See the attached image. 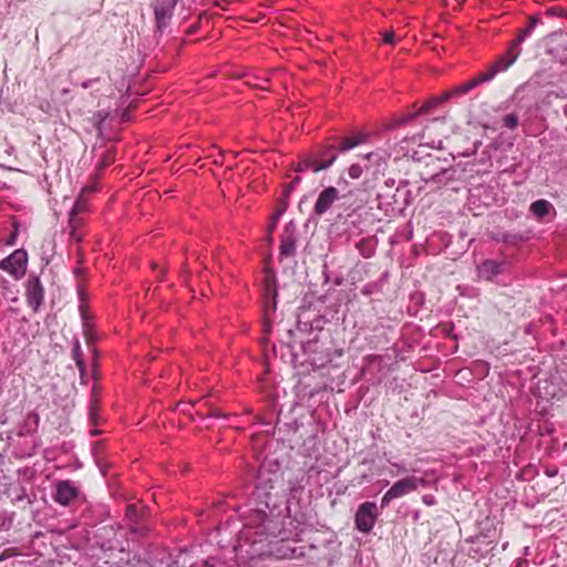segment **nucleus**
<instances>
[{"mask_svg": "<svg viewBox=\"0 0 567 567\" xmlns=\"http://www.w3.org/2000/svg\"><path fill=\"white\" fill-rule=\"evenodd\" d=\"M277 537H280L278 523L259 508L239 534L235 548L237 556L246 560L249 567H257L258 561L272 554L271 544Z\"/></svg>", "mask_w": 567, "mask_h": 567, "instance_id": "f257e3e1", "label": "nucleus"}, {"mask_svg": "<svg viewBox=\"0 0 567 567\" xmlns=\"http://www.w3.org/2000/svg\"><path fill=\"white\" fill-rule=\"evenodd\" d=\"M518 45H514V42L512 43V47L503 54L501 55L495 63H493L489 69L477 75L476 78L470 80L466 83H463L461 85L455 86L454 89L446 91L442 93L440 96L434 97L426 102L416 113L405 116L402 120V123L409 122L411 118L415 117L420 114H425L430 110L436 107L441 103L449 101L452 97L462 96L471 92L473 89H475L477 85L488 82L494 76L503 71H506L517 59V56L520 53L519 49H516Z\"/></svg>", "mask_w": 567, "mask_h": 567, "instance_id": "f03ea898", "label": "nucleus"}, {"mask_svg": "<svg viewBox=\"0 0 567 567\" xmlns=\"http://www.w3.org/2000/svg\"><path fill=\"white\" fill-rule=\"evenodd\" d=\"M425 483L426 481L423 477L414 475L398 480L382 496L381 508L388 507L390 503L396 498H401L412 492H415L420 486H424Z\"/></svg>", "mask_w": 567, "mask_h": 567, "instance_id": "7ed1b4c3", "label": "nucleus"}, {"mask_svg": "<svg viewBox=\"0 0 567 567\" xmlns=\"http://www.w3.org/2000/svg\"><path fill=\"white\" fill-rule=\"evenodd\" d=\"M301 365L316 370L326 367L331 361L329 350L318 340H309L302 346Z\"/></svg>", "mask_w": 567, "mask_h": 567, "instance_id": "20e7f679", "label": "nucleus"}, {"mask_svg": "<svg viewBox=\"0 0 567 567\" xmlns=\"http://www.w3.org/2000/svg\"><path fill=\"white\" fill-rule=\"evenodd\" d=\"M379 515L380 511L375 502H364L360 504L354 516L355 528L363 534L370 533Z\"/></svg>", "mask_w": 567, "mask_h": 567, "instance_id": "39448f33", "label": "nucleus"}, {"mask_svg": "<svg viewBox=\"0 0 567 567\" xmlns=\"http://www.w3.org/2000/svg\"><path fill=\"white\" fill-rule=\"evenodd\" d=\"M28 255L23 249H17L0 261V268L14 279H20L27 270Z\"/></svg>", "mask_w": 567, "mask_h": 567, "instance_id": "423d86ee", "label": "nucleus"}, {"mask_svg": "<svg viewBox=\"0 0 567 567\" xmlns=\"http://www.w3.org/2000/svg\"><path fill=\"white\" fill-rule=\"evenodd\" d=\"M177 1L178 0H154L152 3L158 31H162L168 25Z\"/></svg>", "mask_w": 567, "mask_h": 567, "instance_id": "0eeeda50", "label": "nucleus"}, {"mask_svg": "<svg viewBox=\"0 0 567 567\" xmlns=\"http://www.w3.org/2000/svg\"><path fill=\"white\" fill-rule=\"evenodd\" d=\"M340 198H341L340 193L336 187H333V186L326 187L323 190L320 192V194L317 198V202L315 203L313 213L318 216H322Z\"/></svg>", "mask_w": 567, "mask_h": 567, "instance_id": "6e6552de", "label": "nucleus"}, {"mask_svg": "<svg viewBox=\"0 0 567 567\" xmlns=\"http://www.w3.org/2000/svg\"><path fill=\"white\" fill-rule=\"evenodd\" d=\"M44 297V289L40 279L35 276H30L27 281V300L29 306L37 311Z\"/></svg>", "mask_w": 567, "mask_h": 567, "instance_id": "1a4fd4ad", "label": "nucleus"}, {"mask_svg": "<svg viewBox=\"0 0 567 567\" xmlns=\"http://www.w3.org/2000/svg\"><path fill=\"white\" fill-rule=\"evenodd\" d=\"M79 495L76 486L70 481H60L55 485L54 501L60 505L66 506Z\"/></svg>", "mask_w": 567, "mask_h": 567, "instance_id": "9d476101", "label": "nucleus"}, {"mask_svg": "<svg viewBox=\"0 0 567 567\" xmlns=\"http://www.w3.org/2000/svg\"><path fill=\"white\" fill-rule=\"evenodd\" d=\"M329 152L332 153L331 151H329ZM336 158H337V156L333 154H331L330 157L328 159H324L323 162H318L317 159H313V158H305L297 164L295 171L298 173H301L307 169H311L312 172H319L322 169H327L328 167H330L333 164Z\"/></svg>", "mask_w": 567, "mask_h": 567, "instance_id": "9b49d317", "label": "nucleus"}, {"mask_svg": "<svg viewBox=\"0 0 567 567\" xmlns=\"http://www.w3.org/2000/svg\"><path fill=\"white\" fill-rule=\"evenodd\" d=\"M503 270L504 264L493 259H487L477 267L478 277L485 280H493Z\"/></svg>", "mask_w": 567, "mask_h": 567, "instance_id": "f8f14e48", "label": "nucleus"}, {"mask_svg": "<svg viewBox=\"0 0 567 567\" xmlns=\"http://www.w3.org/2000/svg\"><path fill=\"white\" fill-rule=\"evenodd\" d=\"M533 216L539 220L544 219L546 216L556 215V209L554 205L546 199H537L530 204L529 207Z\"/></svg>", "mask_w": 567, "mask_h": 567, "instance_id": "ddd939ff", "label": "nucleus"}, {"mask_svg": "<svg viewBox=\"0 0 567 567\" xmlns=\"http://www.w3.org/2000/svg\"><path fill=\"white\" fill-rule=\"evenodd\" d=\"M390 154L384 150H378L374 152L367 153L364 159L370 163L367 168L375 167L377 169L383 168L386 165Z\"/></svg>", "mask_w": 567, "mask_h": 567, "instance_id": "4468645a", "label": "nucleus"}, {"mask_svg": "<svg viewBox=\"0 0 567 567\" xmlns=\"http://www.w3.org/2000/svg\"><path fill=\"white\" fill-rule=\"evenodd\" d=\"M550 38L560 37L561 40L557 43L556 47L549 50V53L555 58L559 59L560 62H567V35L564 37L563 33L554 32L549 35Z\"/></svg>", "mask_w": 567, "mask_h": 567, "instance_id": "2eb2a0df", "label": "nucleus"}, {"mask_svg": "<svg viewBox=\"0 0 567 567\" xmlns=\"http://www.w3.org/2000/svg\"><path fill=\"white\" fill-rule=\"evenodd\" d=\"M95 188L93 186H86L82 189L81 194L79 195L76 202L74 203L71 213L75 215L84 214L89 210V202L86 194L93 193Z\"/></svg>", "mask_w": 567, "mask_h": 567, "instance_id": "dca6fc26", "label": "nucleus"}, {"mask_svg": "<svg viewBox=\"0 0 567 567\" xmlns=\"http://www.w3.org/2000/svg\"><path fill=\"white\" fill-rule=\"evenodd\" d=\"M296 252V239L292 233H288V228L285 230V235L281 238L280 243V255L288 257L292 256Z\"/></svg>", "mask_w": 567, "mask_h": 567, "instance_id": "f3484780", "label": "nucleus"}, {"mask_svg": "<svg viewBox=\"0 0 567 567\" xmlns=\"http://www.w3.org/2000/svg\"><path fill=\"white\" fill-rule=\"evenodd\" d=\"M368 138H369L368 134H365V133H358L353 137L344 138L340 143L339 148H340L341 152L350 151V150L354 148L355 146L365 143L368 141Z\"/></svg>", "mask_w": 567, "mask_h": 567, "instance_id": "a211bd4d", "label": "nucleus"}, {"mask_svg": "<svg viewBox=\"0 0 567 567\" xmlns=\"http://www.w3.org/2000/svg\"><path fill=\"white\" fill-rule=\"evenodd\" d=\"M540 22V19L537 17H532L529 19V24L527 28L520 31L517 39L514 41V45H519L522 42L525 41L526 38H528L532 32L534 31L535 27Z\"/></svg>", "mask_w": 567, "mask_h": 567, "instance_id": "6ab92c4d", "label": "nucleus"}, {"mask_svg": "<svg viewBox=\"0 0 567 567\" xmlns=\"http://www.w3.org/2000/svg\"><path fill=\"white\" fill-rule=\"evenodd\" d=\"M82 225V219L79 217V215L70 213V219H69V227H70V235L72 239L75 241H80L82 239L81 235L78 234V229Z\"/></svg>", "mask_w": 567, "mask_h": 567, "instance_id": "aec40b11", "label": "nucleus"}, {"mask_svg": "<svg viewBox=\"0 0 567 567\" xmlns=\"http://www.w3.org/2000/svg\"><path fill=\"white\" fill-rule=\"evenodd\" d=\"M454 172L451 167L443 168L440 173L432 175L429 181L434 184H445L453 178Z\"/></svg>", "mask_w": 567, "mask_h": 567, "instance_id": "412c9836", "label": "nucleus"}, {"mask_svg": "<svg viewBox=\"0 0 567 567\" xmlns=\"http://www.w3.org/2000/svg\"><path fill=\"white\" fill-rule=\"evenodd\" d=\"M258 497H265V507L270 509V513H272L274 509L278 507L277 501H272V496L270 492H266L264 487L258 486L257 487Z\"/></svg>", "mask_w": 567, "mask_h": 567, "instance_id": "4be33fe9", "label": "nucleus"}, {"mask_svg": "<svg viewBox=\"0 0 567 567\" xmlns=\"http://www.w3.org/2000/svg\"><path fill=\"white\" fill-rule=\"evenodd\" d=\"M73 354H74V359L76 361V365L79 367V369L82 371L84 369V362L83 360L81 359V347H80V343L76 342L73 347Z\"/></svg>", "mask_w": 567, "mask_h": 567, "instance_id": "5701e85b", "label": "nucleus"}, {"mask_svg": "<svg viewBox=\"0 0 567 567\" xmlns=\"http://www.w3.org/2000/svg\"><path fill=\"white\" fill-rule=\"evenodd\" d=\"M504 125L508 128H515L518 125V118L515 114H507L504 117Z\"/></svg>", "mask_w": 567, "mask_h": 567, "instance_id": "b1692460", "label": "nucleus"}, {"mask_svg": "<svg viewBox=\"0 0 567 567\" xmlns=\"http://www.w3.org/2000/svg\"><path fill=\"white\" fill-rule=\"evenodd\" d=\"M363 168L359 164H352L349 167V176L353 179L359 178L362 175Z\"/></svg>", "mask_w": 567, "mask_h": 567, "instance_id": "393cba45", "label": "nucleus"}, {"mask_svg": "<svg viewBox=\"0 0 567 567\" xmlns=\"http://www.w3.org/2000/svg\"><path fill=\"white\" fill-rule=\"evenodd\" d=\"M268 80L267 79H260L259 76L257 75H251L249 76V79L247 80V84L250 85V86H255V87H261L264 89L262 86V83L264 82H267Z\"/></svg>", "mask_w": 567, "mask_h": 567, "instance_id": "a878e982", "label": "nucleus"}, {"mask_svg": "<svg viewBox=\"0 0 567 567\" xmlns=\"http://www.w3.org/2000/svg\"><path fill=\"white\" fill-rule=\"evenodd\" d=\"M328 151H331L333 155L337 156L336 154V151H334V147L333 146H329V147H326L324 150H322L319 154V158H317L318 162H323L324 159H328L331 155L330 152Z\"/></svg>", "mask_w": 567, "mask_h": 567, "instance_id": "bb28decb", "label": "nucleus"}, {"mask_svg": "<svg viewBox=\"0 0 567 567\" xmlns=\"http://www.w3.org/2000/svg\"><path fill=\"white\" fill-rule=\"evenodd\" d=\"M383 42L384 43H389V44H393L394 43V33H393V31H385L383 33Z\"/></svg>", "mask_w": 567, "mask_h": 567, "instance_id": "cd10ccee", "label": "nucleus"}, {"mask_svg": "<svg viewBox=\"0 0 567 567\" xmlns=\"http://www.w3.org/2000/svg\"><path fill=\"white\" fill-rule=\"evenodd\" d=\"M96 82H99V78L85 80L81 83V87L89 89Z\"/></svg>", "mask_w": 567, "mask_h": 567, "instance_id": "c85d7f7f", "label": "nucleus"}, {"mask_svg": "<svg viewBox=\"0 0 567 567\" xmlns=\"http://www.w3.org/2000/svg\"><path fill=\"white\" fill-rule=\"evenodd\" d=\"M422 499H423V503L427 506H432L435 504V498L433 495H430V494L424 495Z\"/></svg>", "mask_w": 567, "mask_h": 567, "instance_id": "c756f323", "label": "nucleus"}, {"mask_svg": "<svg viewBox=\"0 0 567 567\" xmlns=\"http://www.w3.org/2000/svg\"><path fill=\"white\" fill-rule=\"evenodd\" d=\"M112 161H113V157L110 154L105 155L104 158H102V161L100 163V167L107 166Z\"/></svg>", "mask_w": 567, "mask_h": 567, "instance_id": "7c9ffc66", "label": "nucleus"}, {"mask_svg": "<svg viewBox=\"0 0 567 567\" xmlns=\"http://www.w3.org/2000/svg\"><path fill=\"white\" fill-rule=\"evenodd\" d=\"M392 466L395 467L398 470L396 474L398 475L399 473H403L405 472V467L403 464L401 463H392Z\"/></svg>", "mask_w": 567, "mask_h": 567, "instance_id": "2f4dec72", "label": "nucleus"}, {"mask_svg": "<svg viewBox=\"0 0 567 567\" xmlns=\"http://www.w3.org/2000/svg\"><path fill=\"white\" fill-rule=\"evenodd\" d=\"M209 415L214 416V417H221V416H224V414L220 411H218V410L212 411Z\"/></svg>", "mask_w": 567, "mask_h": 567, "instance_id": "473e14b6", "label": "nucleus"}, {"mask_svg": "<svg viewBox=\"0 0 567 567\" xmlns=\"http://www.w3.org/2000/svg\"><path fill=\"white\" fill-rule=\"evenodd\" d=\"M216 564H218V561L215 560V559H208V560L205 561V565L207 567H214Z\"/></svg>", "mask_w": 567, "mask_h": 567, "instance_id": "72a5a7b5", "label": "nucleus"}, {"mask_svg": "<svg viewBox=\"0 0 567 567\" xmlns=\"http://www.w3.org/2000/svg\"><path fill=\"white\" fill-rule=\"evenodd\" d=\"M298 183H300V177H295L293 181L290 183L289 185V189H291L295 185H297Z\"/></svg>", "mask_w": 567, "mask_h": 567, "instance_id": "f704fd0d", "label": "nucleus"}, {"mask_svg": "<svg viewBox=\"0 0 567 567\" xmlns=\"http://www.w3.org/2000/svg\"><path fill=\"white\" fill-rule=\"evenodd\" d=\"M547 14H549V16L558 14V11L556 8H550L549 10H547Z\"/></svg>", "mask_w": 567, "mask_h": 567, "instance_id": "c9c22d12", "label": "nucleus"}, {"mask_svg": "<svg viewBox=\"0 0 567 567\" xmlns=\"http://www.w3.org/2000/svg\"><path fill=\"white\" fill-rule=\"evenodd\" d=\"M16 241V234H13L7 241L8 245H14Z\"/></svg>", "mask_w": 567, "mask_h": 567, "instance_id": "e433bc0d", "label": "nucleus"}, {"mask_svg": "<svg viewBox=\"0 0 567 567\" xmlns=\"http://www.w3.org/2000/svg\"><path fill=\"white\" fill-rule=\"evenodd\" d=\"M280 216H281V212L276 213V214L272 216V220L277 223V221H278V219L280 218Z\"/></svg>", "mask_w": 567, "mask_h": 567, "instance_id": "4c0bfd02", "label": "nucleus"}, {"mask_svg": "<svg viewBox=\"0 0 567 567\" xmlns=\"http://www.w3.org/2000/svg\"><path fill=\"white\" fill-rule=\"evenodd\" d=\"M276 224H277L276 221H274V220L271 221V224H270V225H269V227H268V231H269V233H271V231L275 229Z\"/></svg>", "mask_w": 567, "mask_h": 567, "instance_id": "58836bf2", "label": "nucleus"}, {"mask_svg": "<svg viewBox=\"0 0 567 567\" xmlns=\"http://www.w3.org/2000/svg\"><path fill=\"white\" fill-rule=\"evenodd\" d=\"M80 311H81V315H82V319L85 321V315H84L83 306L80 307Z\"/></svg>", "mask_w": 567, "mask_h": 567, "instance_id": "ea45409f", "label": "nucleus"}, {"mask_svg": "<svg viewBox=\"0 0 567 567\" xmlns=\"http://www.w3.org/2000/svg\"><path fill=\"white\" fill-rule=\"evenodd\" d=\"M291 226H292V223H289L287 228L289 229V227H291Z\"/></svg>", "mask_w": 567, "mask_h": 567, "instance_id": "a19ab883", "label": "nucleus"}, {"mask_svg": "<svg viewBox=\"0 0 567 567\" xmlns=\"http://www.w3.org/2000/svg\"><path fill=\"white\" fill-rule=\"evenodd\" d=\"M291 226H292V223H289L287 228L289 229V227H291Z\"/></svg>", "mask_w": 567, "mask_h": 567, "instance_id": "79ce46f5", "label": "nucleus"}]
</instances>
